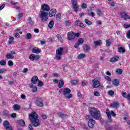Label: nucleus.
Instances as JSON below:
<instances>
[{
	"instance_id": "obj_1",
	"label": "nucleus",
	"mask_w": 130,
	"mask_h": 130,
	"mask_svg": "<svg viewBox=\"0 0 130 130\" xmlns=\"http://www.w3.org/2000/svg\"><path fill=\"white\" fill-rule=\"evenodd\" d=\"M41 9L43 11H41L40 13V17L42 22H46L48 20V13L46 12H49L50 11V7L47 4L43 5Z\"/></svg>"
},
{
	"instance_id": "obj_2",
	"label": "nucleus",
	"mask_w": 130,
	"mask_h": 130,
	"mask_svg": "<svg viewBox=\"0 0 130 130\" xmlns=\"http://www.w3.org/2000/svg\"><path fill=\"white\" fill-rule=\"evenodd\" d=\"M30 121H31L34 126H39L40 121L38 119V115L35 112H31L29 114Z\"/></svg>"
},
{
	"instance_id": "obj_3",
	"label": "nucleus",
	"mask_w": 130,
	"mask_h": 130,
	"mask_svg": "<svg viewBox=\"0 0 130 130\" xmlns=\"http://www.w3.org/2000/svg\"><path fill=\"white\" fill-rule=\"evenodd\" d=\"M89 113L93 118L96 119V120H99L101 116L100 115V111L98 109L90 107L89 108Z\"/></svg>"
},
{
	"instance_id": "obj_4",
	"label": "nucleus",
	"mask_w": 130,
	"mask_h": 130,
	"mask_svg": "<svg viewBox=\"0 0 130 130\" xmlns=\"http://www.w3.org/2000/svg\"><path fill=\"white\" fill-rule=\"evenodd\" d=\"M72 6L71 8L73 11L75 13H78V11H79V9L80 8V6L78 5V2L77 0H72L71 1Z\"/></svg>"
},
{
	"instance_id": "obj_5",
	"label": "nucleus",
	"mask_w": 130,
	"mask_h": 130,
	"mask_svg": "<svg viewBox=\"0 0 130 130\" xmlns=\"http://www.w3.org/2000/svg\"><path fill=\"white\" fill-rule=\"evenodd\" d=\"M62 92L63 96L66 97V98H67V99H71V98L73 97V95L71 94V92H72L71 89L66 88L63 89Z\"/></svg>"
},
{
	"instance_id": "obj_6",
	"label": "nucleus",
	"mask_w": 130,
	"mask_h": 130,
	"mask_svg": "<svg viewBox=\"0 0 130 130\" xmlns=\"http://www.w3.org/2000/svg\"><path fill=\"white\" fill-rule=\"evenodd\" d=\"M86 119L89 120L88 122V125L89 127L93 128V127H94V124L96 123V121L93 119L92 116L90 115L86 116Z\"/></svg>"
},
{
	"instance_id": "obj_7",
	"label": "nucleus",
	"mask_w": 130,
	"mask_h": 130,
	"mask_svg": "<svg viewBox=\"0 0 130 130\" xmlns=\"http://www.w3.org/2000/svg\"><path fill=\"white\" fill-rule=\"evenodd\" d=\"M91 83H92L93 88H99L100 86V85H101L100 82L96 79L92 80Z\"/></svg>"
},
{
	"instance_id": "obj_8",
	"label": "nucleus",
	"mask_w": 130,
	"mask_h": 130,
	"mask_svg": "<svg viewBox=\"0 0 130 130\" xmlns=\"http://www.w3.org/2000/svg\"><path fill=\"white\" fill-rule=\"evenodd\" d=\"M68 40H74L75 39V32L70 31L68 33Z\"/></svg>"
},
{
	"instance_id": "obj_9",
	"label": "nucleus",
	"mask_w": 130,
	"mask_h": 130,
	"mask_svg": "<svg viewBox=\"0 0 130 130\" xmlns=\"http://www.w3.org/2000/svg\"><path fill=\"white\" fill-rule=\"evenodd\" d=\"M3 124L6 129L13 130L12 127L10 126V122L8 120H5Z\"/></svg>"
},
{
	"instance_id": "obj_10",
	"label": "nucleus",
	"mask_w": 130,
	"mask_h": 130,
	"mask_svg": "<svg viewBox=\"0 0 130 130\" xmlns=\"http://www.w3.org/2000/svg\"><path fill=\"white\" fill-rule=\"evenodd\" d=\"M36 103L37 105H38L39 107H42V106H43V103H42V99H41V98H37Z\"/></svg>"
},
{
	"instance_id": "obj_11",
	"label": "nucleus",
	"mask_w": 130,
	"mask_h": 130,
	"mask_svg": "<svg viewBox=\"0 0 130 130\" xmlns=\"http://www.w3.org/2000/svg\"><path fill=\"white\" fill-rule=\"evenodd\" d=\"M121 18H123V19H124V20H127L130 19V17L124 12H121Z\"/></svg>"
},
{
	"instance_id": "obj_12",
	"label": "nucleus",
	"mask_w": 130,
	"mask_h": 130,
	"mask_svg": "<svg viewBox=\"0 0 130 130\" xmlns=\"http://www.w3.org/2000/svg\"><path fill=\"white\" fill-rule=\"evenodd\" d=\"M56 14V9H52L50 11L49 13V17H53V16H55Z\"/></svg>"
},
{
	"instance_id": "obj_13",
	"label": "nucleus",
	"mask_w": 130,
	"mask_h": 130,
	"mask_svg": "<svg viewBox=\"0 0 130 130\" xmlns=\"http://www.w3.org/2000/svg\"><path fill=\"white\" fill-rule=\"evenodd\" d=\"M75 25L76 26H80L81 28H85V25L79 20L75 21Z\"/></svg>"
},
{
	"instance_id": "obj_14",
	"label": "nucleus",
	"mask_w": 130,
	"mask_h": 130,
	"mask_svg": "<svg viewBox=\"0 0 130 130\" xmlns=\"http://www.w3.org/2000/svg\"><path fill=\"white\" fill-rule=\"evenodd\" d=\"M39 80L38 77L35 76L31 78V83H32V84H37V81Z\"/></svg>"
},
{
	"instance_id": "obj_15",
	"label": "nucleus",
	"mask_w": 130,
	"mask_h": 130,
	"mask_svg": "<svg viewBox=\"0 0 130 130\" xmlns=\"http://www.w3.org/2000/svg\"><path fill=\"white\" fill-rule=\"evenodd\" d=\"M122 97H124V98H126V99H128V100H129V103H130V93L126 95V92L123 91L122 92Z\"/></svg>"
},
{
	"instance_id": "obj_16",
	"label": "nucleus",
	"mask_w": 130,
	"mask_h": 130,
	"mask_svg": "<svg viewBox=\"0 0 130 130\" xmlns=\"http://www.w3.org/2000/svg\"><path fill=\"white\" fill-rule=\"evenodd\" d=\"M31 51L34 53H36L37 54H38V53H40L41 50H40V49L35 47L32 49Z\"/></svg>"
},
{
	"instance_id": "obj_17",
	"label": "nucleus",
	"mask_w": 130,
	"mask_h": 130,
	"mask_svg": "<svg viewBox=\"0 0 130 130\" xmlns=\"http://www.w3.org/2000/svg\"><path fill=\"white\" fill-rule=\"evenodd\" d=\"M57 114L58 116L60 117V118H67V116H68L67 114H64L62 112H59Z\"/></svg>"
},
{
	"instance_id": "obj_18",
	"label": "nucleus",
	"mask_w": 130,
	"mask_h": 130,
	"mask_svg": "<svg viewBox=\"0 0 130 130\" xmlns=\"http://www.w3.org/2000/svg\"><path fill=\"white\" fill-rule=\"evenodd\" d=\"M110 106L112 108H118L119 107V104L116 102L111 103Z\"/></svg>"
},
{
	"instance_id": "obj_19",
	"label": "nucleus",
	"mask_w": 130,
	"mask_h": 130,
	"mask_svg": "<svg viewBox=\"0 0 130 130\" xmlns=\"http://www.w3.org/2000/svg\"><path fill=\"white\" fill-rule=\"evenodd\" d=\"M119 59V57H118V56H115L114 57H113L110 59V61L111 62H116V61H117Z\"/></svg>"
},
{
	"instance_id": "obj_20",
	"label": "nucleus",
	"mask_w": 130,
	"mask_h": 130,
	"mask_svg": "<svg viewBox=\"0 0 130 130\" xmlns=\"http://www.w3.org/2000/svg\"><path fill=\"white\" fill-rule=\"evenodd\" d=\"M63 52V48L62 47L58 48L56 51V54H60L61 55Z\"/></svg>"
},
{
	"instance_id": "obj_21",
	"label": "nucleus",
	"mask_w": 130,
	"mask_h": 130,
	"mask_svg": "<svg viewBox=\"0 0 130 130\" xmlns=\"http://www.w3.org/2000/svg\"><path fill=\"white\" fill-rule=\"evenodd\" d=\"M112 83L113 85H114V86H116V87H117V86L119 85V80H118V79H114L112 80Z\"/></svg>"
},
{
	"instance_id": "obj_22",
	"label": "nucleus",
	"mask_w": 130,
	"mask_h": 130,
	"mask_svg": "<svg viewBox=\"0 0 130 130\" xmlns=\"http://www.w3.org/2000/svg\"><path fill=\"white\" fill-rule=\"evenodd\" d=\"M64 85V82L62 79H60L59 81V84H58V88H62Z\"/></svg>"
},
{
	"instance_id": "obj_23",
	"label": "nucleus",
	"mask_w": 130,
	"mask_h": 130,
	"mask_svg": "<svg viewBox=\"0 0 130 130\" xmlns=\"http://www.w3.org/2000/svg\"><path fill=\"white\" fill-rule=\"evenodd\" d=\"M6 58L7 59H13L15 57L14 56V55L12 54H7L6 56Z\"/></svg>"
},
{
	"instance_id": "obj_24",
	"label": "nucleus",
	"mask_w": 130,
	"mask_h": 130,
	"mask_svg": "<svg viewBox=\"0 0 130 130\" xmlns=\"http://www.w3.org/2000/svg\"><path fill=\"white\" fill-rule=\"evenodd\" d=\"M106 114L108 116V118H111V114L110 113L109 109L107 108L106 111Z\"/></svg>"
},
{
	"instance_id": "obj_25",
	"label": "nucleus",
	"mask_w": 130,
	"mask_h": 130,
	"mask_svg": "<svg viewBox=\"0 0 130 130\" xmlns=\"http://www.w3.org/2000/svg\"><path fill=\"white\" fill-rule=\"evenodd\" d=\"M54 25V22L53 21L51 20L49 23H48V27L49 29H52L53 28V25Z\"/></svg>"
},
{
	"instance_id": "obj_26",
	"label": "nucleus",
	"mask_w": 130,
	"mask_h": 130,
	"mask_svg": "<svg viewBox=\"0 0 130 130\" xmlns=\"http://www.w3.org/2000/svg\"><path fill=\"white\" fill-rule=\"evenodd\" d=\"M18 123L21 126H24V125H25V121H24L23 119L19 120L18 121Z\"/></svg>"
},
{
	"instance_id": "obj_27",
	"label": "nucleus",
	"mask_w": 130,
	"mask_h": 130,
	"mask_svg": "<svg viewBox=\"0 0 130 130\" xmlns=\"http://www.w3.org/2000/svg\"><path fill=\"white\" fill-rule=\"evenodd\" d=\"M85 56H86V54L81 53L77 56V58H78V59H82L85 58Z\"/></svg>"
},
{
	"instance_id": "obj_28",
	"label": "nucleus",
	"mask_w": 130,
	"mask_h": 130,
	"mask_svg": "<svg viewBox=\"0 0 130 130\" xmlns=\"http://www.w3.org/2000/svg\"><path fill=\"white\" fill-rule=\"evenodd\" d=\"M27 22L29 23V25L32 26L33 24H34V22H33V20H32V18L28 17L27 19Z\"/></svg>"
},
{
	"instance_id": "obj_29",
	"label": "nucleus",
	"mask_w": 130,
	"mask_h": 130,
	"mask_svg": "<svg viewBox=\"0 0 130 130\" xmlns=\"http://www.w3.org/2000/svg\"><path fill=\"white\" fill-rule=\"evenodd\" d=\"M21 107L18 104H15L13 106V109L14 110H19V109H20Z\"/></svg>"
},
{
	"instance_id": "obj_30",
	"label": "nucleus",
	"mask_w": 130,
	"mask_h": 130,
	"mask_svg": "<svg viewBox=\"0 0 130 130\" xmlns=\"http://www.w3.org/2000/svg\"><path fill=\"white\" fill-rule=\"evenodd\" d=\"M118 52H120V53H121V52L122 53H123L125 52V49H124V48H123V47H120L118 48Z\"/></svg>"
},
{
	"instance_id": "obj_31",
	"label": "nucleus",
	"mask_w": 130,
	"mask_h": 130,
	"mask_svg": "<svg viewBox=\"0 0 130 130\" xmlns=\"http://www.w3.org/2000/svg\"><path fill=\"white\" fill-rule=\"evenodd\" d=\"M101 42H102V41L101 40L95 41H94L93 44L95 46H97L98 45H100V44H101Z\"/></svg>"
},
{
	"instance_id": "obj_32",
	"label": "nucleus",
	"mask_w": 130,
	"mask_h": 130,
	"mask_svg": "<svg viewBox=\"0 0 130 130\" xmlns=\"http://www.w3.org/2000/svg\"><path fill=\"white\" fill-rule=\"evenodd\" d=\"M29 58L32 61H34L35 60V54H30L29 56Z\"/></svg>"
},
{
	"instance_id": "obj_33",
	"label": "nucleus",
	"mask_w": 130,
	"mask_h": 130,
	"mask_svg": "<svg viewBox=\"0 0 130 130\" xmlns=\"http://www.w3.org/2000/svg\"><path fill=\"white\" fill-rule=\"evenodd\" d=\"M83 48L85 51H88L89 50H90V47L88 45H84L83 46Z\"/></svg>"
},
{
	"instance_id": "obj_34",
	"label": "nucleus",
	"mask_w": 130,
	"mask_h": 130,
	"mask_svg": "<svg viewBox=\"0 0 130 130\" xmlns=\"http://www.w3.org/2000/svg\"><path fill=\"white\" fill-rule=\"evenodd\" d=\"M84 22L86 24H87V25H88V26H90V25H92V22L87 19L84 20Z\"/></svg>"
},
{
	"instance_id": "obj_35",
	"label": "nucleus",
	"mask_w": 130,
	"mask_h": 130,
	"mask_svg": "<svg viewBox=\"0 0 130 130\" xmlns=\"http://www.w3.org/2000/svg\"><path fill=\"white\" fill-rule=\"evenodd\" d=\"M3 113L4 116H9V115H10V114H9V111L7 110H4L3 111Z\"/></svg>"
},
{
	"instance_id": "obj_36",
	"label": "nucleus",
	"mask_w": 130,
	"mask_h": 130,
	"mask_svg": "<svg viewBox=\"0 0 130 130\" xmlns=\"http://www.w3.org/2000/svg\"><path fill=\"white\" fill-rule=\"evenodd\" d=\"M61 55L60 54H56L55 59H56L57 60H60V59H61Z\"/></svg>"
},
{
	"instance_id": "obj_37",
	"label": "nucleus",
	"mask_w": 130,
	"mask_h": 130,
	"mask_svg": "<svg viewBox=\"0 0 130 130\" xmlns=\"http://www.w3.org/2000/svg\"><path fill=\"white\" fill-rule=\"evenodd\" d=\"M56 37H57L58 40H59V41H60V42H61V43H62V38H61V36L58 34L56 35Z\"/></svg>"
},
{
	"instance_id": "obj_38",
	"label": "nucleus",
	"mask_w": 130,
	"mask_h": 130,
	"mask_svg": "<svg viewBox=\"0 0 130 130\" xmlns=\"http://www.w3.org/2000/svg\"><path fill=\"white\" fill-rule=\"evenodd\" d=\"M61 18V14L60 13H58L56 14V19L57 20V21H59Z\"/></svg>"
},
{
	"instance_id": "obj_39",
	"label": "nucleus",
	"mask_w": 130,
	"mask_h": 130,
	"mask_svg": "<svg viewBox=\"0 0 130 130\" xmlns=\"http://www.w3.org/2000/svg\"><path fill=\"white\" fill-rule=\"evenodd\" d=\"M70 83L74 86H76V85L78 84V81L77 80H71Z\"/></svg>"
},
{
	"instance_id": "obj_40",
	"label": "nucleus",
	"mask_w": 130,
	"mask_h": 130,
	"mask_svg": "<svg viewBox=\"0 0 130 130\" xmlns=\"http://www.w3.org/2000/svg\"><path fill=\"white\" fill-rule=\"evenodd\" d=\"M1 66H6L7 64V61L6 60H2L0 61Z\"/></svg>"
},
{
	"instance_id": "obj_41",
	"label": "nucleus",
	"mask_w": 130,
	"mask_h": 130,
	"mask_svg": "<svg viewBox=\"0 0 130 130\" xmlns=\"http://www.w3.org/2000/svg\"><path fill=\"white\" fill-rule=\"evenodd\" d=\"M64 24L66 26H68L69 27L71 26V24H72V22H71L70 20H67L65 21Z\"/></svg>"
},
{
	"instance_id": "obj_42",
	"label": "nucleus",
	"mask_w": 130,
	"mask_h": 130,
	"mask_svg": "<svg viewBox=\"0 0 130 130\" xmlns=\"http://www.w3.org/2000/svg\"><path fill=\"white\" fill-rule=\"evenodd\" d=\"M26 39L30 40L32 37V35L30 33H27L26 35Z\"/></svg>"
},
{
	"instance_id": "obj_43",
	"label": "nucleus",
	"mask_w": 130,
	"mask_h": 130,
	"mask_svg": "<svg viewBox=\"0 0 130 130\" xmlns=\"http://www.w3.org/2000/svg\"><path fill=\"white\" fill-rule=\"evenodd\" d=\"M116 73H117V74H118V75H121L122 74V70L120 69H117L116 70Z\"/></svg>"
},
{
	"instance_id": "obj_44",
	"label": "nucleus",
	"mask_w": 130,
	"mask_h": 130,
	"mask_svg": "<svg viewBox=\"0 0 130 130\" xmlns=\"http://www.w3.org/2000/svg\"><path fill=\"white\" fill-rule=\"evenodd\" d=\"M38 87H42V86H43V82L41 80H38Z\"/></svg>"
},
{
	"instance_id": "obj_45",
	"label": "nucleus",
	"mask_w": 130,
	"mask_h": 130,
	"mask_svg": "<svg viewBox=\"0 0 130 130\" xmlns=\"http://www.w3.org/2000/svg\"><path fill=\"white\" fill-rule=\"evenodd\" d=\"M8 64L9 66V67H12V66H14V62L12 60H9L8 62Z\"/></svg>"
},
{
	"instance_id": "obj_46",
	"label": "nucleus",
	"mask_w": 130,
	"mask_h": 130,
	"mask_svg": "<svg viewBox=\"0 0 130 130\" xmlns=\"http://www.w3.org/2000/svg\"><path fill=\"white\" fill-rule=\"evenodd\" d=\"M106 43L107 46H110V45H111V42H110V40H107Z\"/></svg>"
},
{
	"instance_id": "obj_47",
	"label": "nucleus",
	"mask_w": 130,
	"mask_h": 130,
	"mask_svg": "<svg viewBox=\"0 0 130 130\" xmlns=\"http://www.w3.org/2000/svg\"><path fill=\"white\" fill-rule=\"evenodd\" d=\"M78 43L79 44H83L84 43V40L82 38H79L78 39Z\"/></svg>"
},
{
	"instance_id": "obj_48",
	"label": "nucleus",
	"mask_w": 130,
	"mask_h": 130,
	"mask_svg": "<svg viewBox=\"0 0 130 130\" xmlns=\"http://www.w3.org/2000/svg\"><path fill=\"white\" fill-rule=\"evenodd\" d=\"M105 80H107V81H109V82H111V77H110L109 76H105Z\"/></svg>"
},
{
	"instance_id": "obj_49",
	"label": "nucleus",
	"mask_w": 130,
	"mask_h": 130,
	"mask_svg": "<svg viewBox=\"0 0 130 130\" xmlns=\"http://www.w3.org/2000/svg\"><path fill=\"white\" fill-rule=\"evenodd\" d=\"M93 94L94 96H100V93L98 92V91H94Z\"/></svg>"
},
{
	"instance_id": "obj_50",
	"label": "nucleus",
	"mask_w": 130,
	"mask_h": 130,
	"mask_svg": "<svg viewBox=\"0 0 130 130\" xmlns=\"http://www.w3.org/2000/svg\"><path fill=\"white\" fill-rule=\"evenodd\" d=\"M108 94H109L110 95V96H113V95H114V91H113L112 90H109L108 91Z\"/></svg>"
},
{
	"instance_id": "obj_51",
	"label": "nucleus",
	"mask_w": 130,
	"mask_h": 130,
	"mask_svg": "<svg viewBox=\"0 0 130 130\" xmlns=\"http://www.w3.org/2000/svg\"><path fill=\"white\" fill-rule=\"evenodd\" d=\"M5 72H7V69H0V74H4Z\"/></svg>"
},
{
	"instance_id": "obj_52",
	"label": "nucleus",
	"mask_w": 130,
	"mask_h": 130,
	"mask_svg": "<svg viewBox=\"0 0 130 130\" xmlns=\"http://www.w3.org/2000/svg\"><path fill=\"white\" fill-rule=\"evenodd\" d=\"M126 36L128 39H130V29L127 32Z\"/></svg>"
},
{
	"instance_id": "obj_53",
	"label": "nucleus",
	"mask_w": 130,
	"mask_h": 130,
	"mask_svg": "<svg viewBox=\"0 0 130 130\" xmlns=\"http://www.w3.org/2000/svg\"><path fill=\"white\" fill-rule=\"evenodd\" d=\"M82 9H87V4L83 3L81 5Z\"/></svg>"
},
{
	"instance_id": "obj_54",
	"label": "nucleus",
	"mask_w": 130,
	"mask_h": 130,
	"mask_svg": "<svg viewBox=\"0 0 130 130\" xmlns=\"http://www.w3.org/2000/svg\"><path fill=\"white\" fill-rule=\"evenodd\" d=\"M110 114H111V115L114 117H115V116H116V114H115V113H114V111H111L110 112Z\"/></svg>"
},
{
	"instance_id": "obj_55",
	"label": "nucleus",
	"mask_w": 130,
	"mask_h": 130,
	"mask_svg": "<svg viewBox=\"0 0 130 130\" xmlns=\"http://www.w3.org/2000/svg\"><path fill=\"white\" fill-rule=\"evenodd\" d=\"M11 116L12 118H16L17 116V114H16L15 113H13L11 114Z\"/></svg>"
},
{
	"instance_id": "obj_56",
	"label": "nucleus",
	"mask_w": 130,
	"mask_h": 130,
	"mask_svg": "<svg viewBox=\"0 0 130 130\" xmlns=\"http://www.w3.org/2000/svg\"><path fill=\"white\" fill-rule=\"evenodd\" d=\"M40 58V56L39 55H35V60H38Z\"/></svg>"
},
{
	"instance_id": "obj_57",
	"label": "nucleus",
	"mask_w": 130,
	"mask_h": 130,
	"mask_svg": "<svg viewBox=\"0 0 130 130\" xmlns=\"http://www.w3.org/2000/svg\"><path fill=\"white\" fill-rule=\"evenodd\" d=\"M23 17V14L22 13H19L17 16V19L19 20V19H21Z\"/></svg>"
},
{
	"instance_id": "obj_58",
	"label": "nucleus",
	"mask_w": 130,
	"mask_h": 130,
	"mask_svg": "<svg viewBox=\"0 0 130 130\" xmlns=\"http://www.w3.org/2000/svg\"><path fill=\"white\" fill-rule=\"evenodd\" d=\"M124 27L125 29H127V28H130V24H124Z\"/></svg>"
},
{
	"instance_id": "obj_59",
	"label": "nucleus",
	"mask_w": 130,
	"mask_h": 130,
	"mask_svg": "<svg viewBox=\"0 0 130 130\" xmlns=\"http://www.w3.org/2000/svg\"><path fill=\"white\" fill-rule=\"evenodd\" d=\"M101 10H100V9H98L97 10V14L98 15V16H101Z\"/></svg>"
},
{
	"instance_id": "obj_60",
	"label": "nucleus",
	"mask_w": 130,
	"mask_h": 130,
	"mask_svg": "<svg viewBox=\"0 0 130 130\" xmlns=\"http://www.w3.org/2000/svg\"><path fill=\"white\" fill-rule=\"evenodd\" d=\"M37 91V87L35 86L34 88H32V92H33V93H35V92H36Z\"/></svg>"
},
{
	"instance_id": "obj_61",
	"label": "nucleus",
	"mask_w": 130,
	"mask_h": 130,
	"mask_svg": "<svg viewBox=\"0 0 130 130\" xmlns=\"http://www.w3.org/2000/svg\"><path fill=\"white\" fill-rule=\"evenodd\" d=\"M33 127V126H32L31 124H29L28 125V129L29 130H33V128H32Z\"/></svg>"
},
{
	"instance_id": "obj_62",
	"label": "nucleus",
	"mask_w": 130,
	"mask_h": 130,
	"mask_svg": "<svg viewBox=\"0 0 130 130\" xmlns=\"http://www.w3.org/2000/svg\"><path fill=\"white\" fill-rule=\"evenodd\" d=\"M88 16H91V17H94L95 16V14H94L93 12H89L88 13Z\"/></svg>"
},
{
	"instance_id": "obj_63",
	"label": "nucleus",
	"mask_w": 130,
	"mask_h": 130,
	"mask_svg": "<svg viewBox=\"0 0 130 130\" xmlns=\"http://www.w3.org/2000/svg\"><path fill=\"white\" fill-rule=\"evenodd\" d=\"M5 7H6V5L5 4H3L1 6H0V11H2V10H3Z\"/></svg>"
},
{
	"instance_id": "obj_64",
	"label": "nucleus",
	"mask_w": 130,
	"mask_h": 130,
	"mask_svg": "<svg viewBox=\"0 0 130 130\" xmlns=\"http://www.w3.org/2000/svg\"><path fill=\"white\" fill-rule=\"evenodd\" d=\"M106 130H113V126H109L106 128Z\"/></svg>"
}]
</instances>
